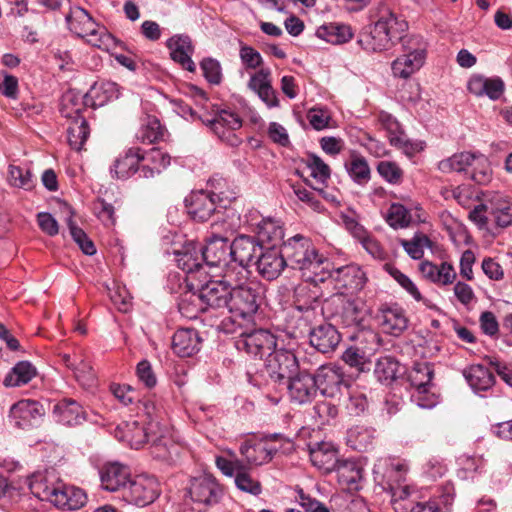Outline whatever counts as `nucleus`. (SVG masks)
I'll list each match as a JSON object with an SVG mask.
<instances>
[{
  "instance_id": "f257e3e1",
  "label": "nucleus",
  "mask_w": 512,
  "mask_h": 512,
  "mask_svg": "<svg viewBox=\"0 0 512 512\" xmlns=\"http://www.w3.org/2000/svg\"><path fill=\"white\" fill-rule=\"evenodd\" d=\"M28 486L35 497L59 509L77 510L87 501L82 489L66 485L54 470L34 473L28 480Z\"/></svg>"
},
{
  "instance_id": "f03ea898",
  "label": "nucleus",
  "mask_w": 512,
  "mask_h": 512,
  "mask_svg": "<svg viewBox=\"0 0 512 512\" xmlns=\"http://www.w3.org/2000/svg\"><path fill=\"white\" fill-rule=\"evenodd\" d=\"M287 266L303 272V276L312 282H324L323 270L331 266L328 259L318 254L310 239L297 234L282 244Z\"/></svg>"
},
{
  "instance_id": "7ed1b4c3",
  "label": "nucleus",
  "mask_w": 512,
  "mask_h": 512,
  "mask_svg": "<svg viewBox=\"0 0 512 512\" xmlns=\"http://www.w3.org/2000/svg\"><path fill=\"white\" fill-rule=\"evenodd\" d=\"M407 28L406 21L386 9L374 25L359 33L357 42L366 52L386 51L403 39Z\"/></svg>"
},
{
  "instance_id": "20e7f679",
  "label": "nucleus",
  "mask_w": 512,
  "mask_h": 512,
  "mask_svg": "<svg viewBox=\"0 0 512 512\" xmlns=\"http://www.w3.org/2000/svg\"><path fill=\"white\" fill-rule=\"evenodd\" d=\"M230 289L221 280H210L201 284L198 293L189 295V299H183L179 309L187 317H196V312H204L208 308H227Z\"/></svg>"
},
{
  "instance_id": "39448f33",
  "label": "nucleus",
  "mask_w": 512,
  "mask_h": 512,
  "mask_svg": "<svg viewBox=\"0 0 512 512\" xmlns=\"http://www.w3.org/2000/svg\"><path fill=\"white\" fill-rule=\"evenodd\" d=\"M112 91L113 84L94 85L85 95L75 93L71 90L67 91L61 98L60 112L63 117L71 121L76 119H85L81 115L82 110L86 106H103L105 102L112 96H107L106 93H112Z\"/></svg>"
},
{
  "instance_id": "423d86ee",
  "label": "nucleus",
  "mask_w": 512,
  "mask_h": 512,
  "mask_svg": "<svg viewBox=\"0 0 512 512\" xmlns=\"http://www.w3.org/2000/svg\"><path fill=\"white\" fill-rule=\"evenodd\" d=\"M263 296L260 283L251 281L243 287L230 290L227 309L233 317L249 320L257 313Z\"/></svg>"
},
{
  "instance_id": "0eeeda50",
  "label": "nucleus",
  "mask_w": 512,
  "mask_h": 512,
  "mask_svg": "<svg viewBox=\"0 0 512 512\" xmlns=\"http://www.w3.org/2000/svg\"><path fill=\"white\" fill-rule=\"evenodd\" d=\"M66 22L71 32L96 47H101L111 36L104 28L100 29L90 14L79 6L72 7L66 16Z\"/></svg>"
},
{
  "instance_id": "6e6552de",
  "label": "nucleus",
  "mask_w": 512,
  "mask_h": 512,
  "mask_svg": "<svg viewBox=\"0 0 512 512\" xmlns=\"http://www.w3.org/2000/svg\"><path fill=\"white\" fill-rule=\"evenodd\" d=\"M433 376L434 370L427 362L415 363L408 372V381L416 389L412 398L419 407L431 408L437 402L434 394L428 395Z\"/></svg>"
},
{
  "instance_id": "1a4fd4ad",
  "label": "nucleus",
  "mask_w": 512,
  "mask_h": 512,
  "mask_svg": "<svg viewBox=\"0 0 512 512\" xmlns=\"http://www.w3.org/2000/svg\"><path fill=\"white\" fill-rule=\"evenodd\" d=\"M159 495L158 482L147 476L130 478L121 493V498L128 504L146 506L151 504Z\"/></svg>"
},
{
  "instance_id": "9d476101",
  "label": "nucleus",
  "mask_w": 512,
  "mask_h": 512,
  "mask_svg": "<svg viewBox=\"0 0 512 512\" xmlns=\"http://www.w3.org/2000/svg\"><path fill=\"white\" fill-rule=\"evenodd\" d=\"M210 127L213 133L223 142L232 147L241 144L242 140L237 136L236 131L242 127V119L234 112L221 110L213 118L203 120Z\"/></svg>"
},
{
  "instance_id": "9b49d317",
  "label": "nucleus",
  "mask_w": 512,
  "mask_h": 512,
  "mask_svg": "<svg viewBox=\"0 0 512 512\" xmlns=\"http://www.w3.org/2000/svg\"><path fill=\"white\" fill-rule=\"evenodd\" d=\"M266 370L275 382H286L298 372L296 356L286 349H272L265 360Z\"/></svg>"
},
{
  "instance_id": "f8f14e48",
  "label": "nucleus",
  "mask_w": 512,
  "mask_h": 512,
  "mask_svg": "<svg viewBox=\"0 0 512 512\" xmlns=\"http://www.w3.org/2000/svg\"><path fill=\"white\" fill-rule=\"evenodd\" d=\"M322 274L326 279L331 278L338 289H344L350 293L361 291L367 282V276L361 267L358 265L350 264L336 269L323 270Z\"/></svg>"
},
{
  "instance_id": "ddd939ff",
  "label": "nucleus",
  "mask_w": 512,
  "mask_h": 512,
  "mask_svg": "<svg viewBox=\"0 0 512 512\" xmlns=\"http://www.w3.org/2000/svg\"><path fill=\"white\" fill-rule=\"evenodd\" d=\"M236 347L253 357L262 358L276 347V338L264 329L242 332L236 341Z\"/></svg>"
},
{
  "instance_id": "4468645a",
  "label": "nucleus",
  "mask_w": 512,
  "mask_h": 512,
  "mask_svg": "<svg viewBox=\"0 0 512 512\" xmlns=\"http://www.w3.org/2000/svg\"><path fill=\"white\" fill-rule=\"evenodd\" d=\"M177 266L186 272L191 279L206 278L205 265L201 245L195 242L186 243L181 250L175 251Z\"/></svg>"
},
{
  "instance_id": "2eb2a0df",
  "label": "nucleus",
  "mask_w": 512,
  "mask_h": 512,
  "mask_svg": "<svg viewBox=\"0 0 512 512\" xmlns=\"http://www.w3.org/2000/svg\"><path fill=\"white\" fill-rule=\"evenodd\" d=\"M188 494L195 504L206 507L218 503L222 489L215 478L204 475L191 480Z\"/></svg>"
},
{
  "instance_id": "dca6fc26",
  "label": "nucleus",
  "mask_w": 512,
  "mask_h": 512,
  "mask_svg": "<svg viewBox=\"0 0 512 512\" xmlns=\"http://www.w3.org/2000/svg\"><path fill=\"white\" fill-rule=\"evenodd\" d=\"M256 266L258 273L263 278L267 280L278 278L287 267L282 248L263 247L258 255Z\"/></svg>"
},
{
  "instance_id": "f3484780",
  "label": "nucleus",
  "mask_w": 512,
  "mask_h": 512,
  "mask_svg": "<svg viewBox=\"0 0 512 512\" xmlns=\"http://www.w3.org/2000/svg\"><path fill=\"white\" fill-rule=\"evenodd\" d=\"M44 415L43 405L31 399L20 400L10 409V417L22 429L37 425Z\"/></svg>"
},
{
  "instance_id": "a211bd4d",
  "label": "nucleus",
  "mask_w": 512,
  "mask_h": 512,
  "mask_svg": "<svg viewBox=\"0 0 512 512\" xmlns=\"http://www.w3.org/2000/svg\"><path fill=\"white\" fill-rule=\"evenodd\" d=\"M290 398L298 404L310 402L317 394L314 376L307 372H297L285 382Z\"/></svg>"
},
{
  "instance_id": "6ab92c4d",
  "label": "nucleus",
  "mask_w": 512,
  "mask_h": 512,
  "mask_svg": "<svg viewBox=\"0 0 512 512\" xmlns=\"http://www.w3.org/2000/svg\"><path fill=\"white\" fill-rule=\"evenodd\" d=\"M130 478V469L119 462L106 463L100 469L101 486L110 492L121 494Z\"/></svg>"
},
{
  "instance_id": "aec40b11",
  "label": "nucleus",
  "mask_w": 512,
  "mask_h": 512,
  "mask_svg": "<svg viewBox=\"0 0 512 512\" xmlns=\"http://www.w3.org/2000/svg\"><path fill=\"white\" fill-rule=\"evenodd\" d=\"M145 159V153L139 147H130L120 155L110 169L113 178L127 179L138 171L139 163Z\"/></svg>"
},
{
  "instance_id": "412c9836",
  "label": "nucleus",
  "mask_w": 512,
  "mask_h": 512,
  "mask_svg": "<svg viewBox=\"0 0 512 512\" xmlns=\"http://www.w3.org/2000/svg\"><path fill=\"white\" fill-rule=\"evenodd\" d=\"M263 250L256 238L246 235L236 237L230 244V257L235 263H249Z\"/></svg>"
},
{
  "instance_id": "4be33fe9",
  "label": "nucleus",
  "mask_w": 512,
  "mask_h": 512,
  "mask_svg": "<svg viewBox=\"0 0 512 512\" xmlns=\"http://www.w3.org/2000/svg\"><path fill=\"white\" fill-rule=\"evenodd\" d=\"M467 88L477 97L487 96L491 100H498L504 93L505 84L499 77L487 78L476 74L469 79Z\"/></svg>"
},
{
  "instance_id": "5701e85b",
  "label": "nucleus",
  "mask_w": 512,
  "mask_h": 512,
  "mask_svg": "<svg viewBox=\"0 0 512 512\" xmlns=\"http://www.w3.org/2000/svg\"><path fill=\"white\" fill-rule=\"evenodd\" d=\"M216 199L206 191L193 192L186 199L188 213L194 220L207 221L216 210Z\"/></svg>"
},
{
  "instance_id": "b1692460",
  "label": "nucleus",
  "mask_w": 512,
  "mask_h": 512,
  "mask_svg": "<svg viewBox=\"0 0 512 512\" xmlns=\"http://www.w3.org/2000/svg\"><path fill=\"white\" fill-rule=\"evenodd\" d=\"M314 379L317 389L326 396H334L345 381L342 369L335 365L321 366Z\"/></svg>"
},
{
  "instance_id": "393cba45",
  "label": "nucleus",
  "mask_w": 512,
  "mask_h": 512,
  "mask_svg": "<svg viewBox=\"0 0 512 512\" xmlns=\"http://www.w3.org/2000/svg\"><path fill=\"white\" fill-rule=\"evenodd\" d=\"M341 311L339 317L346 327H359L368 315L366 303L360 298L340 297Z\"/></svg>"
},
{
  "instance_id": "a878e982",
  "label": "nucleus",
  "mask_w": 512,
  "mask_h": 512,
  "mask_svg": "<svg viewBox=\"0 0 512 512\" xmlns=\"http://www.w3.org/2000/svg\"><path fill=\"white\" fill-rule=\"evenodd\" d=\"M378 320L383 332L393 336L401 335L408 327V318L398 306L382 308Z\"/></svg>"
},
{
  "instance_id": "bb28decb",
  "label": "nucleus",
  "mask_w": 512,
  "mask_h": 512,
  "mask_svg": "<svg viewBox=\"0 0 512 512\" xmlns=\"http://www.w3.org/2000/svg\"><path fill=\"white\" fill-rule=\"evenodd\" d=\"M340 334L328 323L321 324L310 331V344L321 353L333 351L340 343Z\"/></svg>"
},
{
  "instance_id": "cd10ccee",
  "label": "nucleus",
  "mask_w": 512,
  "mask_h": 512,
  "mask_svg": "<svg viewBox=\"0 0 512 512\" xmlns=\"http://www.w3.org/2000/svg\"><path fill=\"white\" fill-rule=\"evenodd\" d=\"M309 455L312 464L324 473L334 471L339 463L336 449L328 442H319L310 445Z\"/></svg>"
},
{
  "instance_id": "c85d7f7f",
  "label": "nucleus",
  "mask_w": 512,
  "mask_h": 512,
  "mask_svg": "<svg viewBox=\"0 0 512 512\" xmlns=\"http://www.w3.org/2000/svg\"><path fill=\"white\" fill-rule=\"evenodd\" d=\"M201 252L205 266L217 267L225 264L230 256V244L226 238L214 236L204 247L201 246Z\"/></svg>"
},
{
  "instance_id": "c756f323",
  "label": "nucleus",
  "mask_w": 512,
  "mask_h": 512,
  "mask_svg": "<svg viewBox=\"0 0 512 512\" xmlns=\"http://www.w3.org/2000/svg\"><path fill=\"white\" fill-rule=\"evenodd\" d=\"M201 339L195 329H179L172 337V349L180 357H191L200 350Z\"/></svg>"
},
{
  "instance_id": "7c9ffc66",
  "label": "nucleus",
  "mask_w": 512,
  "mask_h": 512,
  "mask_svg": "<svg viewBox=\"0 0 512 512\" xmlns=\"http://www.w3.org/2000/svg\"><path fill=\"white\" fill-rule=\"evenodd\" d=\"M284 229L280 221L266 218L257 225V241L261 247L282 248Z\"/></svg>"
},
{
  "instance_id": "2f4dec72",
  "label": "nucleus",
  "mask_w": 512,
  "mask_h": 512,
  "mask_svg": "<svg viewBox=\"0 0 512 512\" xmlns=\"http://www.w3.org/2000/svg\"><path fill=\"white\" fill-rule=\"evenodd\" d=\"M170 49L171 58L179 63L184 69L193 72L195 64L191 59L193 53V46L190 37L188 36H173L167 42Z\"/></svg>"
},
{
  "instance_id": "473e14b6",
  "label": "nucleus",
  "mask_w": 512,
  "mask_h": 512,
  "mask_svg": "<svg viewBox=\"0 0 512 512\" xmlns=\"http://www.w3.org/2000/svg\"><path fill=\"white\" fill-rule=\"evenodd\" d=\"M425 52L423 49H415L398 57L392 63L393 74L400 78H408L423 65Z\"/></svg>"
},
{
  "instance_id": "72a5a7b5",
  "label": "nucleus",
  "mask_w": 512,
  "mask_h": 512,
  "mask_svg": "<svg viewBox=\"0 0 512 512\" xmlns=\"http://www.w3.org/2000/svg\"><path fill=\"white\" fill-rule=\"evenodd\" d=\"M54 413L60 423L68 426L79 425L85 420L83 408L72 399L62 400L55 405Z\"/></svg>"
},
{
  "instance_id": "f704fd0d",
  "label": "nucleus",
  "mask_w": 512,
  "mask_h": 512,
  "mask_svg": "<svg viewBox=\"0 0 512 512\" xmlns=\"http://www.w3.org/2000/svg\"><path fill=\"white\" fill-rule=\"evenodd\" d=\"M278 451L277 447L245 442L240 446V453L249 465H262L270 461Z\"/></svg>"
},
{
  "instance_id": "c9c22d12",
  "label": "nucleus",
  "mask_w": 512,
  "mask_h": 512,
  "mask_svg": "<svg viewBox=\"0 0 512 512\" xmlns=\"http://www.w3.org/2000/svg\"><path fill=\"white\" fill-rule=\"evenodd\" d=\"M316 35L328 43L343 44L353 37V32L349 25L328 23L318 27Z\"/></svg>"
},
{
  "instance_id": "e433bc0d",
  "label": "nucleus",
  "mask_w": 512,
  "mask_h": 512,
  "mask_svg": "<svg viewBox=\"0 0 512 512\" xmlns=\"http://www.w3.org/2000/svg\"><path fill=\"white\" fill-rule=\"evenodd\" d=\"M466 381L476 391H486L494 384V376L486 367L478 364L471 365L463 371Z\"/></svg>"
},
{
  "instance_id": "4c0bfd02",
  "label": "nucleus",
  "mask_w": 512,
  "mask_h": 512,
  "mask_svg": "<svg viewBox=\"0 0 512 512\" xmlns=\"http://www.w3.org/2000/svg\"><path fill=\"white\" fill-rule=\"evenodd\" d=\"M36 374V368L30 362L20 361L5 376L3 384L6 387H19L29 383Z\"/></svg>"
},
{
  "instance_id": "58836bf2",
  "label": "nucleus",
  "mask_w": 512,
  "mask_h": 512,
  "mask_svg": "<svg viewBox=\"0 0 512 512\" xmlns=\"http://www.w3.org/2000/svg\"><path fill=\"white\" fill-rule=\"evenodd\" d=\"M248 265L235 263L232 260L225 263L223 268L222 281L231 290L235 287H243L249 281L250 271L247 269Z\"/></svg>"
},
{
  "instance_id": "ea45409f",
  "label": "nucleus",
  "mask_w": 512,
  "mask_h": 512,
  "mask_svg": "<svg viewBox=\"0 0 512 512\" xmlns=\"http://www.w3.org/2000/svg\"><path fill=\"white\" fill-rule=\"evenodd\" d=\"M338 481L349 489H357L358 483L363 477L362 467L355 461L346 460L339 462L335 468Z\"/></svg>"
},
{
  "instance_id": "a19ab883",
  "label": "nucleus",
  "mask_w": 512,
  "mask_h": 512,
  "mask_svg": "<svg viewBox=\"0 0 512 512\" xmlns=\"http://www.w3.org/2000/svg\"><path fill=\"white\" fill-rule=\"evenodd\" d=\"M151 442V454L155 458L163 461H174L179 457L180 447L170 438L158 435L156 432Z\"/></svg>"
},
{
  "instance_id": "79ce46f5",
  "label": "nucleus",
  "mask_w": 512,
  "mask_h": 512,
  "mask_svg": "<svg viewBox=\"0 0 512 512\" xmlns=\"http://www.w3.org/2000/svg\"><path fill=\"white\" fill-rule=\"evenodd\" d=\"M345 169L350 178L358 185H366L371 178V169L367 160L357 154H352L345 163Z\"/></svg>"
},
{
  "instance_id": "37998d69",
  "label": "nucleus",
  "mask_w": 512,
  "mask_h": 512,
  "mask_svg": "<svg viewBox=\"0 0 512 512\" xmlns=\"http://www.w3.org/2000/svg\"><path fill=\"white\" fill-rule=\"evenodd\" d=\"M491 214L495 223L500 228H506L512 224L511 202L508 197L495 194L491 201Z\"/></svg>"
},
{
  "instance_id": "c03bdc74",
  "label": "nucleus",
  "mask_w": 512,
  "mask_h": 512,
  "mask_svg": "<svg viewBox=\"0 0 512 512\" xmlns=\"http://www.w3.org/2000/svg\"><path fill=\"white\" fill-rule=\"evenodd\" d=\"M342 360L351 368H355L358 373L369 371L372 365L370 356L357 346L347 348L343 352Z\"/></svg>"
},
{
  "instance_id": "a18cd8bd",
  "label": "nucleus",
  "mask_w": 512,
  "mask_h": 512,
  "mask_svg": "<svg viewBox=\"0 0 512 512\" xmlns=\"http://www.w3.org/2000/svg\"><path fill=\"white\" fill-rule=\"evenodd\" d=\"M400 369L401 365L395 358L384 356L377 361L374 373L380 382L389 384L397 378Z\"/></svg>"
},
{
  "instance_id": "49530a36",
  "label": "nucleus",
  "mask_w": 512,
  "mask_h": 512,
  "mask_svg": "<svg viewBox=\"0 0 512 512\" xmlns=\"http://www.w3.org/2000/svg\"><path fill=\"white\" fill-rule=\"evenodd\" d=\"M407 471V466L405 464H396L393 465L390 471V477L394 478L397 482L396 485H390L391 491V499L392 500H401L403 502H410L408 500L411 494V488L409 485L400 484L401 481H404V473Z\"/></svg>"
},
{
  "instance_id": "de8ad7c7",
  "label": "nucleus",
  "mask_w": 512,
  "mask_h": 512,
  "mask_svg": "<svg viewBox=\"0 0 512 512\" xmlns=\"http://www.w3.org/2000/svg\"><path fill=\"white\" fill-rule=\"evenodd\" d=\"M69 216L66 219V223L70 230V235L73 240L77 243L82 252L86 255L92 256L96 253V247L93 241L87 236V234L79 228L73 221V211L69 206H66Z\"/></svg>"
},
{
  "instance_id": "09e8293b",
  "label": "nucleus",
  "mask_w": 512,
  "mask_h": 512,
  "mask_svg": "<svg viewBox=\"0 0 512 512\" xmlns=\"http://www.w3.org/2000/svg\"><path fill=\"white\" fill-rule=\"evenodd\" d=\"M474 154L461 152L439 162L438 168L443 173L463 172L472 165Z\"/></svg>"
},
{
  "instance_id": "8fccbe9b",
  "label": "nucleus",
  "mask_w": 512,
  "mask_h": 512,
  "mask_svg": "<svg viewBox=\"0 0 512 512\" xmlns=\"http://www.w3.org/2000/svg\"><path fill=\"white\" fill-rule=\"evenodd\" d=\"M89 136V127L86 119H76L71 121L67 128V137L69 145L80 150Z\"/></svg>"
},
{
  "instance_id": "3c124183",
  "label": "nucleus",
  "mask_w": 512,
  "mask_h": 512,
  "mask_svg": "<svg viewBox=\"0 0 512 512\" xmlns=\"http://www.w3.org/2000/svg\"><path fill=\"white\" fill-rule=\"evenodd\" d=\"M127 426L129 427V430L125 437L128 438L130 446L134 449H139L145 443L151 442L156 433L155 428L150 430L149 425L146 427L139 426L136 421L131 424H127Z\"/></svg>"
},
{
  "instance_id": "603ef678",
  "label": "nucleus",
  "mask_w": 512,
  "mask_h": 512,
  "mask_svg": "<svg viewBox=\"0 0 512 512\" xmlns=\"http://www.w3.org/2000/svg\"><path fill=\"white\" fill-rule=\"evenodd\" d=\"M470 178L478 184H486L491 179L492 170L488 159L482 154H474L470 165Z\"/></svg>"
},
{
  "instance_id": "864d4df0",
  "label": "nucleus",
  "mask_w": 512,
  "mask_h": 512,
  "mask_svg": "<svg viewBox=\"0 0 512 512\" xmlns=\"http://www.w3.org/2000/svg\"><path fill=\"white\" fill-rule=\"evenodd\" d=\"M163 136L161 124L154 117L147 118L136 134L137 140L142 143L152 144Z\"/></svg>"
},
{
  "instance_id": "5fc2aeb1",
  "label": "nucleus",
  "mask_w": 512,
  "mask_h": 512,
  "mask_svg": "<svg viewBox=\"0 0 512 512\" xmlns=\"http://www.w3.org/2000/svg\"><path fill=\"white\" fill-rule=\"evenodd\" d=\"M306 164L310 175L319 183L325 184L331 175L330 167L317 155L309 154Z\"/></svg>"
},
{
  "instance_id": "6e6d98bb",
  "label": "nucleus",
  "mask_w": 512,
  "mask_h": 512,
  "mask_svg": "<svg viewBox=\"0 0 512 512\" xmlns=\"http://www.w3.org/2000/svg\"><path fill=\"white\" fill-rule=\"evenodd\" d=\"M373 432L362 426H356L348 431V443L357 450H365L372 443Z\"/></svg>"
},
{
  "instance_id": "4d7b16f0",
  "label": "nucleus",
  "mask_w": 512,
  "mask_h": 512,
  "mask_svg": "<svg viewBox=\"0 0 512 512\" xmlns=\"http://www.w3.org/2000/svg\"><path fill=\"white\" fill-rule=\"evenodd\" d=\"M401 245L411 258L417 260L423 257L424 248L430 247L431 241L424 234H416L411 240H401Z\"/></svg>"
},
{
  "instance_id": "13d9d810",
  "label": "nucleus",
  "mask_w": 512,
  "mask_h": 512,
  "mask_svg": "<svg viewBox=\"0 0 512 512\" xmlns=\"http://www.w3.org/2000/svg\"><path fill=\"white\" fill-rule=\"evenodd\" d=\"M76 380L86 389L91 388L95 384V373L92 366L81 356L77 359L72 369Z\"/></svg>"
},
{
  "instance_id": "bf43d9fd",
  "label": "nucleus",
  "mask_w": 512,
  "mask_h": 512,
  "mask_svg": "<svg viewBox=\"0 0 512 512\" xmlns=\"http://www.w3.org/2000/svg\"><path fill=\"white\" fill-rule=\"evenodd\" d=\"M8 180L12 186L25 190L31 189L34 185L31 172L15 165L9 166Z\"/></svg>"
},
{
  "instance_id": "052dcab7",
  "label": "nucleus",
  "mask_w": 512,
  "mask_h": 512,
  "mask_svg": "<svg viewBox=\"0 0 512 512\" xmlns=\"http://www.w3.org/2000/svg\"><path fill=\"white\" fill-rule=\"evenodd\" d=\"M411 216L401 204H392L387 215V222L393 228H404L409 225Z\"/></svg>"
},
{
  "instance_id": "680f3d73",
  "label": "nucleus",
  "mask_w": 512,
  "mask_h": 512,
  "mask_svg": "<svg viewBox=\"0 0 512 512\" xmlns=\"http://www.w3.org/2000/svg\"><path fill=\"white\" fill-rule=\"evenodd\" d=\"M208 186L211 188L208 193L212 194L216 200L229 201L234 198L233 193L228 189L227 181L219 175H214L208 180Z\"/></svg>"
},
{
  "instance_id": "e2e57ef3",
  "label": "nucleus",
  "mask_w": 512,
  "mask_h": 512,
  "mask_svg": "<svg viewBox=\"0 0 512 512\" xmlns=\"http://www.w3.org/2000/svg\"><path fill=\"white\" fill-rule=\"evenodd\" d=\"M377 171L387 182L397 184L403 177V171L399 165L392 161H381L377 165Z\"/></svg>"
},
{
  "instance_id": "0e129e2a",
  "label": "nucleus",
  "mask_w": 512,
  "mask_h": 512,
  "mask_svg": "<svg viewBox=\"0 0 512 512\" xmlns=\"http://www.w3.org/2000/svg\"><path fill=\"white\" fill-rule=\"evenodd\" d=\"M387 271L415 300L420 301L422 299L418 288L408 276L392 266H387Z\"/></svg>"
},
{
  "instance_id": "69168bd1",
  "label": "nucleus",
  "mask_w": 512,
  "mask_h": 512,
  "mask_svg": "<svg viewBox=\"0 0 512 512\" xmlns=\"http://www.w3.org/2000/svg\"><path fill=\"white\" fill-rule=\"evenodd\" d=\"M307 119L315 130H323L329 126L331 116L326 109L311 108L307 113Z\"/></svg>"
},
{
  "instance_id": "338daca9",
  "label": "nucleus",
  "mask_w": 512,
  "mask_h": 512,
  "mask_svg": "<svg viewBox=\"0 0 512 512\" xmlns=\"http://www.w3.org/2000/svg\"><path fill=\"white\" fill-rule=\"evenodd\" d=\"M235 484L241 491L259 495L262 491L260 482L254 480L248 472L236 474Z\"/></svg>"
},
{
  "instance_id": "774afa93",
  "label": "nucleus",
  "mask_w": 512,
  "mask_h": 512,
  "mask_svg": "<svg viewBox=\"0 0 512 512\" xmlns=\"http://www.w3.org/2000/svg\"><path fill=\"white\" fill-rule=\"evenodd\" d=\"M143 161H146L154 168H157L158 173H160L162 169H165L170 165L171 157L168 153L154 148L148 153H145V159Z\"/></svg>"
}]
</instances>
